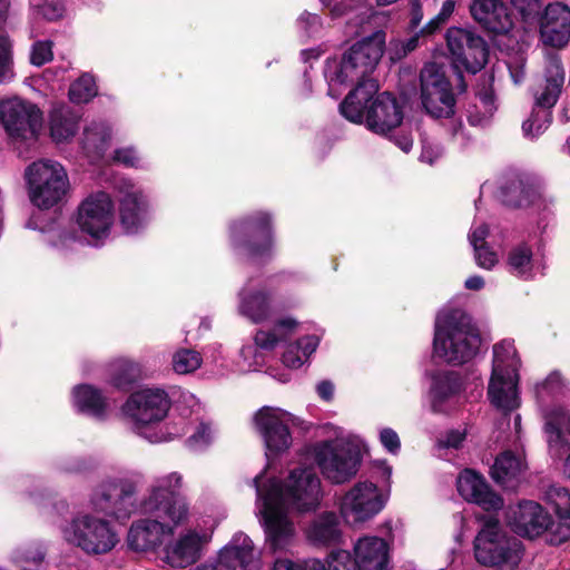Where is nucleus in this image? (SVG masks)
<instances>
[{
	"label": "nucleus",
	"mask_w": 570,
	"mask_h": 570,
	"mask_svg": "<svg viewBox=\"0 0 570 570\" xmlns=\"http://www.w3.org/2000/svg\"><path fill=\"white\" fill-rule=\"evenodd\" d=\"M181 485L183 476L178 472L155 480L148 495L139 504L141 513L150 518L134 522L128 531L127 544L130 550L142 552L156 549L161 544L163 537L173 534L175 527L187 518L188 507L180 493Z\"/></svg>",
	"instance_id": "nucleus-1"
},
{
	"label": "nucleus",
	"mask_w": 570,
	"mask_h": 570,
	"mask_svg": "<svg viewBox=\"0 0 570 570\" xmlns=\"http://www.w3.org/2000/svg\"><path fill=\"white\" fill-rule=\"evenodd\" d=\"M350 46L340 58H327L324 76L328 83V95L337 98L335 86L365 85L375 82L371 76L380 63L386 43L383 29L365 35Z\"/></svg>",
	"instance_id": "nucleus-2"
},
{
	"label": "nucleus",
	"mask_w": 570,
	"mask_h": 570,
	"mask_svg": "<svg viewBox=\"0 0 570 570\" xmlns=\"http://www.w3.org/2000/svg\"><path fill=\"white\" fill-rule=\"evenodd\" d=\"M481 343L480 330L462 309L453 308L435 323L433 353L450 365H463L473 360Z\"/></svg>",
	"instance_id": "nucleus-3"
},
{
	"label": "nucleus",
	"mask_w": 570,
	"mask_h": 570,
	"mask_svg": "<svg viewBox=\"0 0 570 570\" xmlns=\"http://www.w3.org/2000/svg\"><path fill=\"white\" fill-rule=\"evenodd\" d=\"M479 530L473 539L475 561L495 570H515L524 554L522 541L501 523L497 515L478 514Z\"/></svg>",
	"instance_id": "nucleus-4"
},
{
	"label": "nucleus",
	"mask_w": 570,
	"mask_h": 570,
	"mask_svg": "<svg viewBox=\"0 0 570 570\" xmlns=\"http://www.w3.org/2000/svg\"><path fill=\"white\" fill-rule=\"evenodd\" d=\"M229 238L233 247L243 250L248 259L262 265L268 263L275 244L272 215L258 210L233 220Z\"/></svg>",
	"instance_id": "nucleus-5"
},
{
	"label": "nucleus",
	"mask_w": 570,
	"mask_h": 570,
	"mask_svg": "<svg viewBox=\"0 0 570 570\" xmlns=\"http://www.w3.org/2000/svg\"><path fill=\"white\" fill-rule=\"evenodd\" d=\"M445 41L456 76L458 92H465L468 83L463 71L471 75L481 71L489 61L490 47L482 36L460 27H450L445 32Z\"/></svg>",
	"instance_id": "nucleus-6"
},
{
	"label": "nucleus",
	"mask_w": 570,
	"mask_h": 570,
	"mask_svg": "<svg viewBox=\"0 0 570 570\" xmlns=\"http://www.w3.org/2000/svg\"><path fill=\"white\" fill-rule=\"evenodd\" d=\"M262 489L263 494L279 491V504L298 513L315 511L323 497L321 479L311 466L295 468L283 482L271 479Z\"/></svg>",
	"instance_id": "nucleus-7"
},
{
	"label": "nucleus",
	"mask_w": 570,
	"mask_h": 570,
	"mask_svg": "<svg viewBox=\"0 0 570 570\" xmlns=\"http://www.w3.org/2000/svg\"><path fill=\"white\" fill-rule=\"evenodd\" d=\"M362 458L360 446L348 440H325L314 446V459L322 474L335 484L348 482L355 476Z\"/></svg>",
	"instance_id": "nucleus-8"
},
{
	"label": "nucleus",
	"mask_w": 570,
	"mask_h": 570,
	"mask_svg": "<svg viewBox=\"0 0 570 570\" xmlns=\"http://www.w3.org/2000/svg\"><path fill=\"white\" fill-rule=\"evenodd\" d=\"M66 542L88 556L110 552L118 543V535L109 521L85 513L73 518L62 530Z\"/></svg>",
	"instance_id": "nucleus-9"
},
{
	"label": "nucleus",
	"mask_w": 570,
	"mask_h": 570,
	"mask_svg": "<svg viewBox=\"0 0 570 570\" xmlns=\"http://www.w3.org/2000/svg\"><path fill=\"white\" fill-rule=\"evenodd\" d=\"M24 177L31 203L41 209H49L58 205L69 188L65 168L51 160L32 163L27 167Z\"/></svg>",
	"instance_id": "nucleus-10"
},
{
	"label": "nucleus",
	"mask_w": 570,
	"mask_h": 570,
	"mask_svg": "<svg viewBox=\"0 0 570 570\" xmlns=\"http://www.w3.org/2000/svg\"><path fill=\"white\" fill-rule=\"evenodd\" d=\"M420 98L425 112L434 119H449L456 112L454 88L443 66L425 63L420 72Z\"/></svg>",
	"instance_id": "nucleus-11"
},
{
	"label": "nucleus",
	"mask_w": 570,
	"mask_h": 570,
	"mask_svg": "<svg viewBox=\"0 0 570 570\" xmlns=\"http://www.w3.org/2000/svg\"><path fill=\"white\" fill-rule=\"evenodd\" d=\"M263 473L254 478L257 497L263 501V527L266 537V544L276 552L285 550L293 541L295 527L289 520L288 509L279 504V491L273 490L271 494H263L261 479Z\"/></svg>",
	"instance_id": "nucleus-12"
},
{
	"label": "nucleus",
	"mask_w": 570,
	"mask_h": 570,
	"mask_svg": "<svg viewBox=\"0 0 570 570\" xmlns=\"http://www.w3.org/2000/svg\"><path fill=\"white\" fill-rule=\"evenodd\" d=\"M0 122L12 139H37L43 114L36 104L16 97L0 101Z\"/></svg>",
	"instance_id": "nucleus-13"
},
{
	"label": "nucleus",
	"mask_w": 570,
	"mask_h": 570,
	"mask_svg": "<svg viewBox=\"0 0 570 570\" xmlns=\"http://www.w3.org/2000/svg\"><path fill=\"white\" fill-rule=\"evenodd\" d=\"M136 483L127 479L102 482L91 494V505L96 512L126 521L136 510Z\"/></svg>",
	"instance_id": "nucleus-14"
},
{
	"label": "nucleus",
	"mask_w": 570,
	"mask_h": 570,
	"mask_svg": "<svg viewBox=\"0 0 570 570\" xmlns=\"http://www.w3.org/2000/svg\"><path fill=\"white\" fill-rule=\"evenodd\" d=\"M114 222V204L105 191L87 197L78 208L77 223L82 233L91 237L90 244L98 246L109 236Z\"/></svg>",
	"instance_id": "nucleus-15"
},
{
	"label": "nucleus",
	"mask_w": 570,
	"mask_h": 570,
	"mask_svg": "<svg viewBox=\"0 0 570 570\" xmlns=\"http://www.w3.org/2000/svg\"><path fill=\"white\" fill-rule=\"evenodd\" d=\"M385 499L373 482H358L341 501V515L346 523H363L382 511Z\"/></svg>",
	"instance_id": "nucleus-16"
},
{
	"label": "nucleus",
	"mask_w": 570,
	"mask_h": 570,
	"mask_svg": "<svg viewBox=\"0 0 570 570\" xmlns=\"http://www.w3.org/2000/svg\"><path fill=\"white\" fill-rule=\"evenodd\" d=\"M171 406L168 393L163 389H142L129 395L122 412L138 425L163 421Z\"/></svg>",
	"instance_id": "nucleus-17"
},
{
	"label": "nucleus",
	"mask_w": 570,
	"mask_h": 570,
	"mask_svg": "<svg viewBox=\"0 0 570 570\" xmlns=\"http://www.w3.org/2000/svg\"><path fill=\"white\" fill-rule=\"evenodd\" d=\"M254 423L264 441L268 460L278 458L292 445L293 439L289 426L277 415L273 407L263 406L259 409L254 416Z\"/></svg>",
	"instance_id": "nucleus-18"
},
{
	"label": "nucleus",
	"mask_w": 570,
	"mask_h": 570,
	"mask_svg": "<svg viewBox=\"0 0 570 570\" xmlns=\"http://www.w3.org/2000/svg\"><path fill=\"white\" fill-rule=\"evenodd\" d=\"M459 494L469 503H474L487 512L503 508V499L489 484L487 479L472 469H464L458 476Z\"/></svg>",
	"instance_id": "nucleus-19"
},
{
	"label": "nucleus",
	"mask_w": 570,
	"mask_h": 570,
	"mask_svg": "<svg viewBox=\"0 0 570 570\" xmlns=\"http://www.w3.org/2000/svg\"><path fill=\"white\" fill-rule=\"evenodd\" d=\"M542 42L563 49L570 41V7L562 2L549 3L537 20Z\"/></svg>",
	"instance_id": "nucleus-20"
},
{
	"label": "nucleus",
	"mask_w": 570,
	"mask_h": 570,
	"mask_svg": "<svg viewBox=\"0 0 570 570\" xmlns=\"http://www.w3.org/2000/svg\"><path fill=\"white\" fill-rule=\"evenodd\" d=\"M513 531L524 538L535 539L552 530L554 525L551 514L534 501H522L510 515Z\"/></svg>",
	"instance_id": "nucleus-21"
},
{
	"label": "nucleus",
	"mask_w": 570,
	"mask_h": 570,
	"mask_svg": "<svg viewBox=\"0 0 570 570\" xmlns=\"http://www.w3.org/2000/svg\"><path fill=\"white\" fill-rule=\"evenodd\" d=\"M404 118L403 108L396 97L384 91L371 102L366 117V127L374 134L387 136L400 127Z\"/></svg>",
	"instance_id": "nucleus-22"
},
{
	"label": "nucleus",
	"mask_w": 570,
	"mask_h": 570,
	"mask_svg": "<svg viewBox=\"0 0 570 570\" xmlns=\"http://www.w3.org/2000/svg\"><path fill=\"white\" fill-rule=\"evenodd\" d=\"M469 11L474 21L488 32L507 35L513 28L512 14L501 0H473Z\"/></svg>",
	"instance_id": "nucleus-23"
},
{
	"label": "nucleus",
	"mask_w": 570,
	"mask_h": 570,
	"mask_svg": "<svg viewBox=\"0 0 570 570\" xmlns=\"http://www.w3.org/2000/svg\"><path fill=\"white\" fill-rule=\"evenodd\" d=\"M500 348H502L501 344H494V364L488 385V396L495 407L512 411L519 406L517 382H513L509 374L503 373L499 364Z\"/></svg>",
	"instance_id": "nucleus-24"
},
{
	"label": "nucleus",
	"mask_w": 570,
	"mask_h": 570,
	"mask_svg": "<svg viewBox=\"0 0 570 570\" xmlns=\"http://www.w3.org/2000/svg\"><path fill=\"white\" fill-rule=\"evenodd\" d=\"M559 518L556 529L548 534L550 546H561L570 541V490L558 484H551L544 493Z\"/></svg>",
	"instance_id": "nucleus-25"
},
{
	"label": "nucleus",
	"mask_w": 570,
	"mask_h": 570,
	"mask_svg": "<svg viewBox=\"0 0 570 570\" xmlns=\"http://www.w3.org/2000/svg\"><path fill=\"white\" fill-rule=\"evenodd\" d=\"M566 70L561 58L550 57L543 71V86L534 95L535 107L552 109L562 92Z\"/></svg>",
	"instance_id": "nucleus-26"
},
{
	"label": "nucleus",
	"mask_w": 570,
	"mask_h": 570,
	"mask_svg": "<svg viewBox=\"0 0 570 570\" xmlns=\"http://www.w3.org/2000/svg\"><path fill=\"white\" fill-rule=\"evenodd\" d=\"M353 560L358 570H386L390 561L389 544L379 537L360 539L354 547Z\"/></svg>",
	"instance_id": "nucleus-27"
},
{
	"label": "nucleus",
	"mask_w": 570,
	"mask_h": 570,
	"mask_svg": "<svg viewBox=\"0 0 570 570\" xmlns=\"http://www.w3.org/2000/svg\"><path fill=\"white\" fill-rule=\"evenodd\" d=\"M253 559V543L248 537H244L240 544H227L214 561L203 563L196 570H236L238 567L247 570Z\"/></svg>",
	"instance_id": "nucleus-28"
},
{
	"label": "nucleus",
	"mask_w": 570,
	"mask_h": 570,
	"mask_svg": "<svg viewBox=\"0 0 570 570\" xmlns=\"http://www.w3.org/2000/svg\"><path fill=\"white\" fill-rule=\"evenodd\" d=\"M431 409L434 413H444L445 403L459 395L463 389L461 375L455 371H436L431 375Z\"/></svg>",
	"instance_id": "nucleus-29"
},
{
	"label": "nucleus",
	"mask_w": 570,
	"mask_h": 570,
	"mask_svg": "<svg viewBox=\"0 0 570 570\" xmlns=\"http://www.w3.org/2000/svg\"><path fill=\"white\" fill-rule=\"evenodd\" d=\"M376 89L375 82L355 85L338 106L341 115L354 124L366 122L368 107L374 100Z\"/></svg>",
	"instance_id": "nucleus-30"
},
{
	"label": "nucleus",
	"mask_w": 570,
	"mask_h": 570,
	"mask_svg": "<svg viewBox=\"0 0 570 570\" xmlns=\"http://www.w3.org/2000/svg\"><path fill=\"white\" fill-rule=\"evenodd\" d=\"M164 561L173 568H187L200 558V539L197 533H188L171 546L165 547Z\"/></svg>",
	"instance_id": "nucleus-31"
},
{
	"label": "nucleus",
	"mask_w": 570,
	"mask_h": 570,
	"mask_svg": "<svg viewBox=\"0 0 570 570\" xmlns=\"http://www.w3.org/2000/svg\"><path fill=\"white\" fill-rule=\"evenodd\" d=\"M148 203L140 193L126 194L119 205L120 223L127 234H136L144 226Z\"/></svg>",
	"instance_id": "nucleus-32"
},
{
	"label": "nucleus",
	"mask_w": 570,
	"mask_h": 570,
	"mask_svg": "<svg viewBox=\"0 0 570 570\" xmlns=\"http://www.w3.org/2000/svg\"><path fill=\"white\" fill-rule=\"evenodd\" d=\"M144 379V366L129 357L116 358L109 365V383L119 391H131Z\"/></svg>",
	"instance_id": "nucleus-33"
},
{
	"label": "nucleus",
	"mask_w": 570,
	"mask_h": 570,
	"mask_svg": "<svg viewBox=\"0 0 570 570\" xmlns=\"http://www.w3.org/2000/svg\"><path fill=\"white\" fill-rule=\"evenodd\" d=\"M306 535L311 542L317 546L337 544L342 537L337 514L326 511L316 515L309 523Z\"/></svg>",
	"instance_id": "nucleus-34"
},
{
	"label": "nucleus",
	"mask_w": 570,
	"mask_h": 570,
	"mask_svg": "<svg viewBox=\"0 0 570 570\" xmlns=\"http://www.w3.org/2000/svg\"><path fill=\"white\" fill-rule=\"evenodd\" d=\"M75 406L78 412L102 419L106 415L108 403L102 392L90 384H80L73 389Z\"/></svg>",
	"instance_id": "nucleus-35"
},
{
	"label": "nucleus",
	"mask_w": 570,
	"mask_h": 570,
	"mask_svg": "<svg viewBox=\"0 0 570 570\" xmlns=\"http://www.w3.org/2000/svg\"><path fill=\"white\" fill-rule=\"evenodd\" d=\"M355 2V0H338L328 11L332 19H340L353 13L345 24L347 36H363L367 31V24H370L371 14L366 11H356Z\"/></svg>",
	"instance_id": "nucleus-36"
},
{
	"label": "nucleus",
	"mask_w": 570,
	"mask_h": 570,
	"mask_svg": "<svg viewBox=\"0 0 570 570\" xmlns=\"http://www.w3.org/2000/svg\"><path fill=\"white\" fill-rule=\"evenodd\" d=\"M502 203L511 208H525L540 197L537 187L522 179L511 180L501 188Z\"/></svg>",
	"instance_id": "nucleus-37"
},
{
	"label": "nucleus",
	"mask_w": 570,
	"mask_h": 570,
	"mask_svg": "<svg viewBox=\"0 0 570 570\" xmlns=\"http://www.w3.org/2000/svg\"><path fill=\"white\" fill-rule=\"evenodd\" d=\"M521 461L511 451H505L495 458L490 474L493 481L503 487L518 479L521 473Z\"/></svg>",
	"instance_id": "nucleus-38"
},
{
	"label": "nucleus",
	"mask_w": 570,
	"mask_h": 570,
	"mask_svg": "<svg viewBox=\"0 0 570 570\" xmlns=\"http://www.w3.org/2000/svg\"><path fill=\"white\" fill-rule=\"evenodd\" d=\"M239 308L253 323H261L271 314V293L264 289L252 292L242 298Z\"/></svg>",
	"instance_id": "nucleus-39"
},
{
	"label": "nucleus",
	"mask_w": 570,
	"mask_h": 570,
	"mask_svg": "<svg viewBox=\"0 0 570 570\" xmlns=\"http://www.w3.org/2000/svg\"><path fill=\"white\" fill-rule=\"evenodd\" d=\"M97 91L95 78L83 73L70 85L68 96L73 104H87L97 96Z\"/></svg>",
	"instance_id": "nucleus-40"
},
{
	"label": "nucleus",
	"mask_w": 570,
	"mask_h": 570,
	"mask_svg": "<svg viewBox=\"0 0 570 570\" xmlns=\"http://www.w3.org/2000/svg\"><path fill=\"white\" fill-rule=\"evenodd\" d=\"M552 121L551 109L534 107L530 117L523 121L522 130L525 136H539Z\"/></svg>",
	"instance_id": "nucleus-41"
},
{
	"label": "nucleus",
	"mask_w": 570,
	"mask_h": 570,
	"mask_svg": "<svg viewBox=\"0 0 570 570\" xmlns=\"http://www.w3.org/2000/svg\"><path fill=\"white\" fill-rule=\"evenodd\" d=\"M532 250L527 244H520L508 253L510 272L524 275L531 268Z\"/></svg>",
	"instance_id": "nucleus-42"
},
{
	"label": "nucleus",
	"mask_w": 570,
	"mask_h": 570,
	"mask_svg": "<svg viewBox=\"0 0 570 570\" xmlns=\"http://www.w3.org/2000/svg\"><path fill=\"white\" fill-rule=\"evenodd\" d=\"M46 549L40 543L21 547L16 551V560L23 566V570H35L45 560Z\"/></svg>",
	"instance_id": "nucleus-43"
},
{
	"label": "nucleus",
	"mask_w": 570,
	"mask_h": 570,
	"mask_svg": "<svg viewBox=\"0 0 570 570\" xmlns=\"http://www.w3.org/2000/svg\"><path fill=\"white\" fill-rule=\"evenodd\" d=\"M202 364L200 354L193 350H180L173 356V367L178 374L196 371Z\"/></svg>",
	"instance_id": "nucleus-44"
},
{
	"label": "nucleus",
	"mask_w": 570,
	"mask_h": 570,
	"mask_svg": "<svg viewBox=\"0 0 570 570\" xmlns=\"http://www.w3.org/2000/svg\"><path fill=\"white\" fill-rule=\"evenodd\" d=\"M523 22L532 24L542 14V0H510Z\"/></svg>",
	"instance_id": "nucleus-45"
},
{
	"label": "nucleus",
	"mask_w": 570,
	"mask_h": 570,
	"mask_svg": "<svg viewBox=\"0 0 570 570\" xmlns=\"http://www.w3.org/2000/svg\"><path fill=\"white\" fill-rule=\"evenodd\" d=\"M85 145L88 148L104 150L110 139V132L104 125L91 124L83 131Z\"/></svg>",
	"instance_id": "nucleus-46"
},
{
	"label": "nucleus",
	"mask_w": 570,
	"mask_h": 570,
	"mask_svg": "<svg viewBox=\"0 0 570 570\" xmlns=\"http://www.w3.org/2000/svg\"><path fill=\"white\" fill-rule=\"evenodd\" d=\"M51 137L57 141H63L75 135L73 124L65 118L61 112H53L50 117Z\"/></svg>",
	"instance_id": "nucleus-47"
},
{
	"label": "nucleus",
	"mask_w": 570,
	"mask_h": 570,
	"mask_svg": "<svg viewBox=\"0 0 570 570\" xmlns=\"http://www.w3.org/2000/svg\"><path fill=\"white\" fill-rule=\"evenodd\" d=\"M325 561L327 570H358L352 554L346 550L332 551Z\"/></svg>",
	"instance_id": "nucleus-48"
},
{
	"label": "nucleus",
	"mask_w": 570,
	"mask_h": 570,
	"mask_svg": "<svg viewBox=\"0 0 570 570\" xmlns=\"http://www.w3.org/2000/svg\"><path fill=\"white\" fill-rule=\"evenodd\" d=\"M12 63L11 41L7 35L0 33V85L6 81Z\"/></svg>",
	"instance_id": "nucleus-49"
},
{
	"label": "nucleus",
	"mask_w": 570,
	"mask_h": 570,
	"mask_svg": "<svg viewBox=\"0 0 570 570\" xmlns=\"http://www.w3.org/2000/svg\"><path fill=\"white\" fill-rule=\"evenodd\" d=\"M297 26L307 37H314L322 30L323 21L320 14L304 11L297 19Z\"/></svg>",
	"instance_id": "nucleus-50"
},
{
	"label": "nucleus",
	"mask_w": 570,
	"mask_h": 570,
	"mask_svg": "<svg viewBox=\"0 0 570 570\" xmlns=\"http://www.w3.org/2000/svg\"><path fill=\"white\" fill-rule=\"evenodd\" d=\"M53 59L52 42L37 41L32 46L30 61L33 66L41 67Z\"/></svg>",
	"instance_id": "nucleus-51"
},
{
	"label": "nucleus",
	"mask_w": 570,
	"mask_h": 570,
	"mask_svg": "<svg viewBox=\"0 0 570 570\" xmlns=\"http://www.w3.org/2000/svg\"><path fill=\"white\" fill-rule=\"evenodd\" d=\"M474 256L478 266L481 268L491 269L498 263L497 254L490 249L489 245L476 247Z\"/></svg>",
	"instance_id": "nucleus-52"
},
{
	"label": "nucleus",
	"mask_w": 570,
	"mask_h": 570,
	"mask_svg": "<svg viewBox=\"0 0 570 570\" xmlns=\"http://www.w3.org/2000/svg\"><path fill=\"white\" fill-rule=\"evenodd\" d=\"M380 440L382 445L390 452V453H397L401 449V441L397 435V433L391 429L385 428L380 433Z\"/></svg>",
	"instance_id": "nucleus-53"
},
{
	"label": "nucleus",
	"mask_w": 570,
	"mask_h": 570,
	"mask_svg": "<svg viewBox=\"0 0 570 570\" xmlns=\"http://www.w3.org/2000/svg\"><path fill=\"white\" fill-rule=\"evenodd\" d=\"M255 344L266 351H272L276 347L281 338L273 331L259 330L254 337Z\"/></svg>",
	"instance_id": "nucleus-54"
},
{
	"label": "nucleus",
	"mask_w": 570,
	"mask_h": 570,
	"mask_svg": "<svg viewBox=\"0 0 570 570\" xmlns=\"http://www.w3.org/2000/svg\"><path fill=\"white\" fill-rule=\"evenodd\" d=\"M39 13L48 21H55L62 17L63 7L57 0L45 1L39 7Z\"/></svg>",
	"instance_id": "nucleus-55"
},
{
	"label": "nucleus",
	"mask_w": 570,
	"mask_h": 570,
	"mask_svg": "<svg viewBox=\"0 0 570 570\" xmlns=\"http://www.w3.org/2000/svg\"><path fill=\"white\" fill-rule=\"evenodd\" d=\"M412 35L402 43L403 56L414 51L421 45L425 43L430 38L425 33H421V29L411 31Z\"/></svg>",
	"instance_id": "nucleus-56"
},
{
	"label": "nucleus",
	"mask_w": 570,
	"mask_h": 570,
	"mask_svg": "<svg viewBox=\"0 0 570 570\" xmlns=\"http://www.w3.org/2000/svg\"><path fill=\"white\" fill-rule=\"evenodd\" d=\"M410 20L407 22V31H415L423 19V8L420 0H410Z\"/></svg>",
	"instance_id": "nucleus-57"
},
{
	"label": "nucleus",
	"mask_w": 570,
	"mask_h": 570,
	"mask_svg": "<svg viewBox=\"0 0 570 570\" xmlns=\"http://www.w3.org/2000/svg\"><path fill=\"white\" fill-rule=\"evenodd\" d=\"M489 227L487 224H482L478 227H475L470 234H469V240L472 245L473 249H476V247L487 246V237L489 236Z\"/></svg>",
	"instance_id": "nucleus-58"
},
{
	"label": "nucleus",
	"mask_w": 570,
	"mask_h": 570,
	"mask_svg": "<svg viewBox=\"0 0 570 570\" xmlns=\"http://www.w3.org/2000/svg\"><path fill=\"white\" fill-rule=\"evenodd\" d=\"M114 160L124 164L127 167L136 166L138 158L131 148H119L115 150Z\"/></svg>",
	"instance_id": "nucleus-59"
},
{
	"label": "nucleus",
	"mask_w": 570,
	"mask_h": 570,
	"mask_svg": "<svg viewBox=\"0 0 570 570\" xmlns=\"http://www.w3.org/2000/svg\"><path fill=\"white\" fill-rule=\"evenodd\" d=\"M446 22L448 21L438 13L421 28V33L428 35L431 39L435 33L442 30Z\"/></svg>",
	"instance_id": "nucleus-60"
},
{
	"label": "nucleus",
	"mask_w": 570,
	"mask_h": 570,
	"mask_svg": "<svg viewBox=\"0 0 570 570\" xmlns=\"http://www.w3.org/2000/svg\"><path fill=\"white\" fill-rule=\"evenodd\" d=\"M465 439V433L459 430H451L445 435L444 445L446 448L460 449Z\"/></svg>",
	"instance_id": "nucleus-61"
},
{
	"label": "nucleus",
	"mask_w": 570,
	"mask_h": 570,
	"mask_svg": "<svg viewBox=\"0 0 570 570\" xmlns=\"http://www.w3.org/2000/svg\"><path fill=\"white\" fill-rule=\"evenodd\" d=\"M316 391L322 400L330 402L334 396V384L328 380H323L317 384Z\"/></svg>",
	"instance_id": "nucleus-62"
},
{
	"label": "nucleus",
	"mask_w": 570,
	"mask_h": 570,
	"mask_svg": "<svg viewBox=\"0 0 570 570\" xmlns=\"http://www.w3.org/2000/svg\"><path fill=\"white\" fill-rule=\"evenodd\" d=\"M299 570H327L326 561L320 559H307L299 561Z\"/></svg>",
	"instance_id": "nucleus-63"
},
{
	"label": "nucleus",
	"mask_w": 570,
	"mask_h": 570,
	"mask_svg": "<svg viewBox=\"0 0 570 570\" xmlns=\"http://www.w3.org/2000/svg\"><path fill=\"white\" fill-rule=\"evenodd\" d=\"M273 570H299V561L294 562L289 559H278L274 562Z\"/></svg>",
	"instance_id": "nucleus-64"
}]
</instances>
